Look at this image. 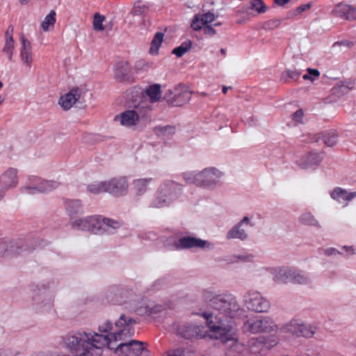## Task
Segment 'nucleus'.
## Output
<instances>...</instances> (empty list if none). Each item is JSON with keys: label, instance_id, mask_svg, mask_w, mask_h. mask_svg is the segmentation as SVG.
Here are the masks:
<instances>
[{"label": "nucleus", "instance_id": "obj_1", "mask_svg": "<svg viewBox=\"0 0 356 356\" xmlns=\"http://www.w3.org/2000/svg\"><path fill=\"white\" fill-rule=\"evenodd\" d=\"M203 298L213 310L212 313L201 314L207 320V326L211 332L209 337L222 343L237 342L238 330L234 319L242 316L244 310L236 297L231 293L216 294L206 289L203 292Z\"/></svg>", "mask_w": 356, "mask_h": 356}, {"label": "nucleus", "instance_id": "obj_2", "mask_svg": "<svg viewBox=\"0 0 356 356\" xmlns=\"http://www.w3.org/2000/svg\"><path fill=\"white\" fill-rule=\"evenodd\" d=\"M63 343L74 356H100L105 346L113 348L108 335L86 331L69 332Z\"/></svg>", "mask_w": 356, "mask_h": 356}, {"label": "nucleus", "instance_id": "obj_3", "mask_svg": "<svg viewBox=\"0 0 356 356\" xmlns=\"http://www.w3.org/2000/svg\"><path fill=\"white\" fill-rule=\"evenodd\" d=\"M136 321L129 316L121 314L119 319L115 321V325L118 330L115 332H111L108 335L115 353L124 356H138L144 348L141 341L130 340L128 342H121L117 346L113 343L120 341L125 340L127 338L134 336L135 330L134 325Z\"/></svg>", "mask_w": 356, "mask_h": 356}, {"label": "nucleus", "instance_id": "obj_4", "mask_svg": "<svg viewBox=\"0 0 356 356\" xmlns=\"http://www.w3.org/2000/svg\"><path fill=\"white\" fill-rule=\"evenodd\" d=\"M134 293L131 290L118 286L112 287L106 293L108 301L113 305H124L126 308L134 310L138 315H152L162 311L161 305H154L153 302L145 306L136 307V300L134 299Z\"/></svg>", "mask_w": 356, "mask_h": 356}, {"label": "nucleus", "instance_id": "obj_5", "mask_svg": "<svg viewBox=\"0 0 356 356\" xmlns=\"http://www.w3.org/2000/svg\"><path fill=\"white\" fill-rule=\"evenodd\" d=\"M182 193V186L173 181H166L158 188L149 207L160 209L169 207L178 201Z\"/></svg>", "mask_w": 356, "mask_h": 356}, {"label": "nucleus", "instance_id": "obj_6", "mask_svg": "<svg viewBox=\"0 0 356 356\" xmlns=\"http://www.w3.org/2000/svg\"><path fill=\"white\" fill-rule=\"evenodd\" d=\"M222 175V172L214 167L206 168L200 172H187L183 175L188 184H194L207 189L214 188Z\"/></svg>", "mask_w": 356, "mask_h": 356}, {"label": "nucleus", "instance_id": "obj_7", "mask_svg": "<svg viewBox=\"0 0 356 356\" xmlns=\"http://www.w3.org/2000/svg\"><path fill=\"white\" fill-rule=\"evenodd\" d=\"M32 300V307L36 313H48L54 306V296L44 285L34 289Z\"/></svg>", "mask_w": 356, "mask_h": 356}, {"label": "nucleus", "instance_id": "obj_8", "mask_svg": "<svg viewBox=\"0 0 356 356\" xmlns=\"http://www.w3.org/2000/svg\"><path fill=\"white\" fill-rule=\"evenodd\" d=\"M246 307L257 313L267 312L270 308V302L257 291H250L244 296Z\"/></svg>", "mask_w": 356, "mask_h": 356}, {"label": "nucleus", "instance_id": "obj_9", "mask_svg": "<svg viewBox=\"0 0 356 356\" xmlns=\"http://www.w3.org/2000/svg\"><path fill=\"white\" fill-rule=\"evenodd\" d=\"M122 225V222L102 216H93L91 232L95 234H111Z\"/></svg>", "mask_w": 356, "mask_h": 356}, {"label": "nucleus", "instance_id": "obj_10", "mask_svg": "<svg viewBox=\"0 0 356 356\" xmlns=\"http://www.w3.org/2000/svg\"><path fill=\"white\" fill-rule=\"evenodd\" d=\"M32 243L22 238L15 240H3L0 242V255H8L12 254H21L25 251H31L35 248Z\"/></svg>", "mask_w": 356, "mask_h": 356}, {"label": "nucleus", "instance_id": "obj_11", "mask_svg": "<svg viewBox=\"0 0 356 356\" xmlns=\"http://www.w3.org/2000/svg\"><path fill=\"white\" fill-rule=\"evenodd\" d=\"M244 328L251 333H270L277 330V325L268 316L251 318L244 323Z\"/></svg>", "mask_w": 356, "mask_h": 356}, {"label": "nucleus", "instance_id": "obj_12", "mask_svg": "<svg viewBox=\"0 0 356 356\" xmlns=\"http://www.w3.org/2000/svg\"><path fill=\"white\" fill-rule=\"evenodd\" d=\"M176 250H185L191 248L208 249L214 248L213 243L195 236H187L179 238L174 243Z\"/></svg>", "mask_w": 356, "mask_h": 356}, {"label": "nucleus", "instance_id": "obj_13", "mask_svg": "<svg viewBox=\"0 0 356 356\" xmlns=\"http://www.w3.org/2000/svg\"><path fill=\"white\" fill-rule=\"evenodd\" d=\"M60 184L56 181L43 180L39 177H33V185L22 188L23 193L35 195L38 193H49L59 186Z\"/></svg>", "mask_w": 356, "mask_h": 356}, {"label": "nucleus", "instance_id": "obj_14", "mask_svg": "<svg viewBox=\"0 0 356 356\" xmlns=\"http://www.w3.org/2000/svg\"><path fill=\"white\" fill-rule=\"evenodd\" d=\"M291 267L277 266L264 267L262 270L269 273L273 276V280L277 284H288L291 282Z\"/></svg>", "mask_w": 356, "mask_h": 356}, {"label": "nucleus", "instance_id": "obj_15", "mask_svg": "<svg viewBox=\"0 0 356 356\" xmlns=\"http://www.w3.org/2000/svg\"><path fill=\"white\" fill-rule=\"evenodd\" d=\"M177 334L186 339H202L206 337L207 331L203 325L193 324H184L179 326L177 329Z\"/></svg>", "mask_w": 356, "mask_h": 356}, {"label": "nucleus", "instance_id": "obj_16", "mask_svg": "<svg viewBox=\"0 0 356 356\" xmlns=\"http://www.w3.org/2000/svg\"><path fill=\"white\" fill-rule=\"evenodd\" d=\"M284 330L297 337L310 338L315 334L311 325L300 323L298 320H291L284 325Z\"/></svg>", "mask_w": 356, "mask_h": 356}, {"label": "nucleus", "instance_id": "obj_17", "mask_svg": "<svg viewBox=\"0 0 356 356\" xmlns=\"http://www.w3.org/2000/svg\"><path fill=\"white\" fill-rule=\"evenodd\" d=\"M247 225L252 227L254 224L252 223L250 218L248 216H245L238 223H236L232 229H230L227 234L226 238L230 239H238L241 241H245L248 238V234L243 228V226Z\"/></svg>", "mask_w": 356, "mask_h": 356}, {"label": "nucleus", "instance_id": "obj_18", "mask_svg": "<svg viewBox=\"0 0 356 356\" xmlns=\"http://www.w3.org/2000/svg\"><path fill=\"white\" fill-rule=\"evenodd\" d=\"M331 15L344 20L353 21L356 19V8L350 5L339 3L334 7Z\"/></svg>", "mask_w": 356, "mask_h": 356}, {"label": "nucleus", "instance_id": "obj_19", "mask_svg": "<svg viewBox=\"0 0 356 356\" xmlns=\"http://www.w3.org/2000/svg\"><path fill=\"white\" fill-rule=\"evenodd\" d=\"M115 121L120 122V124L125 127H140L138 116L134 109L127 110L114 118Z\"/></svg>", "mask_w": 356, "mask_h": 356}, {"label": "nucleus", "instance_id": "obj_20", "mask_svg": "<svg viewBox=\"0 0 356 356\" xmlns=\"http://www.w3.org/2000/svg\"><path fill=\"white\" fill-rule=\"evenodd\" d=\"M106 193L112 195H121L125 192L128 187L125 177H120L106 181Z\"/></svg>", "mask_w": 356, "mask_h": 356}, {"label": "nucleus", "instance_id": "obj_21", "mask_svg": "<svg viewBox=\"0 0 356 356\" xmlns=\"http://www.w3.org/2000/svg\"><path fill=\"white\" fill-rule=\"evenodd\" d=\"M22 47L20 49V59L24 65L30 70L33 61V56L32 53V47L30 42L22 35L20 37Z\"/></svg>", "mask_w": 356, "mask_h": 356}, {"label": "nucleus", "instance_id": "obj_22", "mask_svg": "<svg viewBox=\"0 0 356 356\" xmlns=\"http://www.w3.org/2000/svg\"><path fill=\"white\" fill-rule=\"evenodd\" d=\"M322 159L321 154L316 152H310L304 155L296 163L301 168L308 169L319 165Z\"/></svg>", "mask_w": 356, "mask_h": 356}, {"label": "nucleus", "instance_id": "obj_23", "mask_svg": "<svg viewBox=\"0 0 356 356\" xmlns=\"http://www.w3.org/2000/svg\"><path fill=\"white\" fill-rule=\"evenodd\" d=\"M80 92L79 88H72L68 93L60 97L58 104L63 109H70L80 97Z\"/></svg>", "mask_w": 356, "mask_h": 356}, {"label": "nucleus", "instance_id": "obj_24", "mask_svg": "<svg viewBox=\"0 0 356 356\" xmlns=\"http://www.w3.org/2000/svg\"><path fill=\"white\" fill-rule=\"evenodd\" d=\"M134 110L138 116L140 127H145L151 120L152 107L147 104H139L135 106Z\"/></svg>", "mask_w": 356, "mask_h": 356}, {"label": "nucleus", "instance_id": "obj_25", "mask_svg": "<svg viewBox=\"0 0 356 356\" xmlns=\"http://www.w3.org/2000/svg\"><path fill=\"white\" fill-rule=\"evenodd\" d=\"M216 19L213 13L208 12L204 14H197L191 22V26L194 31H199L202 29L204 25L211 23Z\"/></svg>", "mask_w": 356, "mask_h": 356}, {"label": "nucleus", "instance_id": "obj_26", "mask_svg": "<svg viewBox=\"0 0 356 356\" xmlns=\"http://www.w3.org/2000/svg\"><path fill=\"white\" fill-rule=\"evenodd\" d=\"M17 170L10 168L0 176V187L7 191L17 185Z\"/></svg>", "mask_w": 356, "mask_h": 356}, {"label": "nucleus", "instance_id": "obj_27", "mask_svg": "<svg viewBox=\"0 0 356 356\" xmlns=\"http://www.w3.org/2000/svg\"><path fill=\"white\" fill-rule=\"evenodd\" d=\"M191 98V93L184 85L175 86V99L174 106H181L188 103Z\"/></svg>", "mask_w": 356, "mask_h": 356}, {"label": "nucleus", "instance_id": "obj_28", "mask_svg": "<svg viewBox=\"0 0 356 356\" xmlns=\"http://www.w3.org/2000/svg\"><path fill=\"white\" fill-rule=\"evenodd\" d=\"M254 10L257 14H262L266 12L267 7L262 0H252L248 3L244 5L238 13H245L248 15H252V11Z\"/></svg>", "mask_w": 356, "mask_h": 356}, {"label": "nucleus", "instance_id": "obj_29", "mask_svg": "<svg viewBox=\"0 0 356 356\" xmlns=\"http://www.w3.org/2000/svg\"><path fill=\"white\" fill-rule=\"evenodd\" d=\"M330 195L339 203L347 204L356 197V192H348L345 189L337 187L331 192Z\"/></svg>", "mask_w": 356, "mask_h": 356}, {"label": "nucleus", "instance_id": "obj_30", "mask_svg": "<svg viewBox=\"0 0 356 356\" xmlns=\"http://www.w3.org/2000/svg\"><path fill=\"white\" fill-rule=\"evenodd\" d=\"M65 207L70 219L75 218L79 214L83 213V207L79 200H67L65 202Z\"/></svg>", "mask_w": 356, "mask_h": 356}, {"label": "nucleus", "instance_id": "obj_31", "mask_svg": "<svg viewBox=\"0 0 356 356\" xmlns=\"http://www.w3.org/2000/svg\"><path fill=\"white\" fill-rule=\"evenodd\" d=\"M93 216L76 219L72 222V227L76 230L91 232Z\"/></svg>", "mask_w": 356, "mask_h": 356}, {"label": "nucleus", "instance_id": "obj_32", "mask_svg": "<svg viewBox=\"0 0 356 356\" xmlns=\"http://www.w3.org/2000/svg\"><path fill=\"white\" fill-rule=\"evenodd\" d=\"M291 282L297 284H309L312 282L309 277L303 271L293 268L292 269Z\"/></svg>", "mask_w": 356, "mask_h": 356}, {"label": "nucleus", "instance_id": "obj_33", "mask_svg": "<svg viewBox=\"0 0 356 356\" xmlns=\"http://www.w3.org/2000/svg\"><path fill=\"white\" fill-rule=\"evenodd\" d=\"M154 134L164 140L169 139L175 133V127L170 125L156 126L154 128Z\"/></svg>", "mask_w": 356, "mask_h": 356}, {"label": "nucleus", "instance_id": "obj_34", "mask_svg": "<svg viewBox=\"0 0 356 356\" xmlns=\"http://www.w3.org/2000/svg\"><path fill=\"white\" fill-rule=\"evenodd\" d=\"M145 94L149 98L150 102H156L161 96V86L157 83L149 86L145 90Z\"/></svg>", "mask_w": 356, "mask_h": 356}, {"label": "nucleus", "instance_id": "obj_35", "mask_svg": "<svg viewBox=\"0 0 356 356\" xmlns=\"http://www.w3.org/2000/svg\"><path fill=\"white\" fill-rule=\"evenodd\" d=\"M321 135L324 144L327 147L334 146L338 141L339 134L336 130H328L321 134Z\"/></svg>", "mask_w": 356, "mask_h": 356}, {"label": "nucleus", "instance_id": "obj_36", "mask_svg": "<svg viewBox=\"0 0 356 356\" xmlns=\"http://www.w3.org/2000/svg\"><path fill=\"white\" fill-rule=\"evenodd\" d=\"M164 33L162 32H157L154 35L151 42L149 54L152 55H157L159 54V48L163 42Z\"/></svg>", "mask_w": 356, "mask_h": 356}, {"label": "nucleus", "instance_id": "obj_37", "mask_svg": "<svg viewBox=\"0 0 356 356\" xmlns=\"http://www.w3.org/2000/svg\"><path fill=\"white\" fill-rule=\"evenodd\" d=\"M152 181V178L138 179L134 180L133 184L136 193L138 195L144 194Z\"/></svg>", "mask_w": 356, "mask_h": 356}, {"label": "nucleus", "instance_id": "obj_38", "mask_svg": "<svg viewBox=\"0 0 356 356\" xmlns=\"http://www.w3.org/2000/svg\"><path fill=\"white\" fill-rule=\"evenodd\" d=\"M149 12V6L143 3L142 1H137L134 3V8L131 11L133 16L146 17Z\"/></svg>", "mask_w": 356, "mask_h": 356}, {"label": "nucleus", "instance_id": "obj_39", "mask_svg": "<svg viewBox=\"0 0 356 356\" xmlns=\"http://www.w3.org/2000/svg\"><path fill=\"white\" fill-rule=\"evenodd\" d=\"M299 222L305 225L321 228L319 222L310 212H306L301 214L299 217Z\"/></svg>", "mask_w": 356, "mask_h": 356}, {"label": "nucleus", "instance_id": "obj_40", "mask_svg": "<svg viewBox=\"0 0 356 356\" xmlns=\"http://www.w3.org/2000/svg\"><path fill=\"white\" fill-rule=\"evenodd\" d=\"M192 47V42L187 40L183 42L179 47L175 48L172 53L180 58L188 51Z\"/></svg>", "mask_w": 356, "mask_h": 356}, {"label": "nucleus", "instance_id": "obj_41", "mask_svg": "<svg viewBox=\"0 0 356 356\" xmlns=\"http://www.w3.org/2000/svg\"><path fill=\"white\" fill-rule=\"evenodd\" d=\"M56 12L51 10L49 13L44 17V20L41 23V27L43 31H47L49 26H54L56 23Z\"/></svg>", "mask_w": 356, "mask_h": 356}, {"label": "nucleus", "instance_id": "obj_42", "mask_svg": "<svg viewBox=\"0 0 356 356\" xmlns=\"http://www.w3.org/2000/svg\"><path fill=\"white\" fill-rule=\"evenodd\" d=\"M15 49V40L13 38L5 39V44L2 51L8 56V60L13 61V51Z\"/></svg>", "mask_w": 356, "mask_h": 356}, {"label": "nucleus", "instance_id": "obj_43", "mask_svg": "<svg viewBox=\"0 0 356 356\" xmlns=\"http://www.w3.org/2000/svg\"><path fill=\"white\" fill-rule=\"evenodd\" d=\"M88 191L94 195L106 192V182H94L88 186Z\"/></svg>", "mask_w": 356, "mask_h": 356}, {"label": "nucleus", "instance_id": "obj_44", "mask_svg": "<svg viewBox=\"0 0 356 356\" xmlns=\"http://www.w3.org/2000/svg\"><path fill=\"white\" fill-rule=\"evenodd\" d=\"M301 72L297 70H286L282 72L281 81L288 82L289 79L296 81L299 79Z\"/></svg>", "mask_w": 356, "mask_h": 356}, {"label": "nucleus", "instance_id": "obj_45", "mask_svg": "<svg viewBox=\"0 0 356 356\" xmlns=\"http://www.w3.org/2000/svg\"><path fill=\"white\" fill-rule=\"evenodd\" d=\"M105 17L99 13H95L93 19V28L95 31H102L104 30L103 22Z\"/></svg>", "mask_w": 356, "mask_h": 356}, {"label": "nucleus", "instance_id": "obj_46", "mask_svg": "<svg viewBox=\"0 0 356 356\" xmlns=\"http://www.w3.org/2000/svg\"><path fill=\"white\" fill-rule=\"evenodd\" d=\"M281 24L279 19H272L262 23L261 28L266 31H270L277 28Z\"/></svg>", "mask_w": 356, "mask_h": 356}, {"label": "nucleus", "instance_id": "obj_47", "mask_svg": "<svg viewBox=\"0 0 356 356\" xmlns=\"http://www.w3.org/2000/svg\"><path fill=\"white\" fill-rule=\"evenodd\" d=\"M307 73L302 76L303 79L314 81L320 76V72L316 69L307 68Z\"/></svg>", "mask_w": 356, "mask_h": 356}, {"label": "nucleus", "instance_id": "obj_48", "mask_svg": "<svg viewBox=\"0 0 356 356\" xmlns=\"http://www.w3.org/2000/svg\"><path fill=\"white\" fill-rule=\"evenodd\" d=\"M164 99L170 105L174 106V102L175 99V87L173 90H168L163 97Z\"/></svg>", "mask_w": 356, "mask_h": 356}, {"label": "nucleus", "instance_id": "obj_49", "mask_svg": "<svg viewBox=\"0 0 356 356\" xmlns=\"http://www.w3.org/2000/svg\"><path fill=\"white\" fill-rule=\"evenodd\" d=\"M166 356H185V350L183 348L171 349L166 352Z\"/></svg>", "mask_w": 356, "mask_h": 356}, {"label": "nucleus", "instance_id": "obj_50", "mask_svg": "<svg viewBox=\"0 0 356 356\" xmlns=\"http://www.w3.org/2000/svg\"><path fill=\"white\" fill-rule=\"evenodd\" d=\"M127 74V70L124 68L117 67L115 70V76L120 81H122Z\"/></svg>", "mask_w": 356, "mask_h": 356}, {"label": "nucleus", "instance_id": "obj_51", "mask_svg": "<svg viewBox=\"0 0 356 356\" xmlns=\"http://www.w3.org/2000/svg\"><path fill=\"white\" fill-rule=\"evenodd\" d=\"M112 323L109 321H106L103 325H99V331L102 333H106L111 330L113 325Z\"/></svg>", "mask_w": 356, "mask_h": 356}, {"label": "nucleus", "instance_id": "obj_52", "mask_svg": "<svg viewBox=\"0 0 356 356\" xmlns=\"http://www.w3.org/2000/svg\"><path fill=\"white\" fill-rule=\"evenodd\" d=\"M311 6H312V3H305V4H302L300 6H298V8H296V10L294 11V14L295 15L301 14L302 12L308 10L311 8Z\"/></svg>", "mask_w": 356, "mask_h": 356}, {"label": "nucleus", "instance_id": "obj_53", "mask_svg": "<svg viewBox=\"0 0 356 356\" xmlns=\"http://www.w3.org/2000/svg\"><path fill=\"white\" fill-rule=\"evenodd\" d=\"M235 257L244 262H251L254 259V256L252 254H238Z\"/></svg>", "mask_w": 356, "mask_h": 356}, {"label": "nucleus", "instance_id": "obj_54", "mask_svg": "<svg viewBox=\"0 0 356 356\" xmlns=\"http://www.w3.org/2000/svg\"><path fill=\"white\" fill-rule=\"evenodd\" d=\"M292 118L294 120L300 122L303 116V111L302 109L297 110L293 115Z\"/></svg>", "mask_w": 356, "mask_h": 356}, {"label": "nucleus", "instance_id": "obj_55", "mask_svg": "<svg viewBox=\"0 0 356 356\" xmlns=\"http://www.w3.org/2000/svg\"><path fill=\"white\" fill-rule=\"evenodd\" d=\"M204 34L206 35H213L216 33V30L214 29V28L211 26V25H204Z\"/></svg>", "mask_w": 356, "mask_h": 356}, {"label": "nucleus", "instance_id": "obj_56", "mask_svg": "<svg viewBox=\"0 0 356 356\" xmlns=\"http://www.w3.org/2000/svg\"><path fill=\"white\" fill-rule=\"evenodd\" d=\"M136 68L138 69H147L149 67V65L148 63H147L145 60H138L136 64Z\"/></svg>", "mask_w": 356, "mask_h": 356}, {"label": "nucleus", "instance_id": "obj_57", "mask_svg": "<svg viewBox=\"0 0 356 356\" xmlns=\"http://www.w3.org/2000/svg\"><path fill=\"white\" fill-rule=\"evenodd\" d=\"M324 252L326 255H328V256L336 255V254H340L339 251L334 248H327L324 250Z\"/></svg>", "mask_w": 356, "mask_h": 356}, {"label": "nucleus", "instance_id": "obj_58", "mask_svg": "<svg viewBox=\"0 0 356 356\" xmlns=\"http://www.w3.org/2000/svg\"><path fill=\"white\" fill-rule=\"evenodd\" d=\"M13 32H14L13 26V25L8 26V29L5 33V39H8L9 38H13Z\"/></svg>", "mask_w": 356, "mask_h": 356}, {"label": "nucleus", "instance_id": "obj_59", "mask_svg": "<svg viewBox=\"0 0 356 356\" xmlns=\"http://www.w3.org/2000/svg\"><path fill=\"white\" fill-rule=\"evenodd\" d=\"M38 356H70L67 355H59L51 352L40 353Z\"/></svg>", "mask_w": 356, "mask_h": 356}, {"label": "nucleus", "instance_id": "obj_60", "mask_svg": "<svg viewBox=\"0 0 356 356\" xmlns=\"http://www.w3.org/2000/svg\"><path fill=\"white\" fill-rule=\"evenodd\" d=\"M275 3L279 6H283L287 3L289 2L290 0H274Z\"/></svg>", "mask_w": 356, "mask_h": 356}, {"label": "nucleus", "instance_id": "obj_61", "mask_svg": "<svg viewBox=\"0 0 356 356\" xmlns=\"http://www.w3.org/2000/svg\"><path fill=\"white\" fill-rule=\"evenodd\" d=\"M164 282L163 280H158L155 282L154 284V287L155 288L156 290H158L159 289V286H161V284H163Z\"/></svg>", "mask_w": 356, "mask_h": 356}, {"label": "nucleus", "instance_id": "obj_62", "mask_svg": "<svg viewBox=\"0 0 356 356\" xmlns=\"http://www.w3.org/2000/svg\"><path fill=\"white\" fill-rule=\"evenodd\" d=\"M343 249L348 252H350V254H354V250L352 246H343Z\"/></svg>", "mask_w": 356, "mask_h": 356}, {"label": "nucleus", "instance_id": "obj_63", "mask_svg": "<svg viewBox=\"0 0 356 356\" xmlns=\"http://www.w3.org/2000/svg\"><path fill=\"white\" fill-rule=\"evenodd\" d=\"M278 342V339L277 337H273V339L270 341V346H275Z\"/></svg>", "mask_w": 356, "mask_h": 356}, {"label": "nucleus", "instance_id": "obj_64", "mask_svg": "<svg viewBox=\"0 0 356 356\" xmlns=\"http://www.w3.org/2000/svg\"><path fill=\"white\" fill-rule=\"evenodd\" d=\"M6 191V190H4L3 188L0 187V201L4 197V194H5Z\"/></svg>", "mask_w": 356, "mask_h": 356}]
</instances>
